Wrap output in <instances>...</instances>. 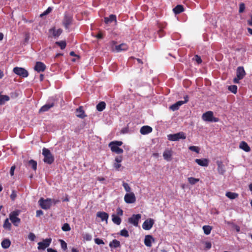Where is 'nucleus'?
Here are the masks:
<instances>
[{"instance_id":"63","label":"nucleus","mask_w":252,"mask_h":252,"mask_svg":"<svg viewBox=\"0 0 252 252\" xmlns=\"http://www.w3.org/2000/svg\"><path fill=\"white\" fill-rule=\"evenodd\" d=\"M121 164H120V163L117 162V163H114V166L116 169H118L121 167Z\"/></svg>"},{"instance_id":"9","label":"nucleus","mask_w":252,"mask_h":252,"mask_svg":"<svg viewBox=\"0 0 252 252\" xmlns=\"http://www.w3.org/2000/svg\"><path fill=\"white\" fill-rule=\"evenodd\" d=\"M125 201L127 203H133L135 200V196L133 192L126 193L124 197Z\"/></svg>"},{"instance_id":"12","label":"nucleus","mask_w":252,"mask_h":252,"mask_svg":"<svg viewBox=\"0 0 252 252\" xmlns=\"http://www.w3.org/2000/svg\"><path fill=\"white\" fill-rule=\"evenodd\" d=\"M96 217L100 218L101 221H106V222L107 223L109 215L107 213L104 212H98L96 213Z\"/></svg>"},{"instance_id":"35","label":"nucleus","mask_w":252,"mask_h":252,"mask_svg":"<svg viewBox=\"0 0 252 252\" xmlns=\"http://www.w3.org/2000/svg\"><path fill=\"white\" fill-rule=\"evenodd\" d=\"M204 232L205 234L208 235L210 233L212 230V227L209 225H204L203 227Z\"/></svg>"},{"instance_id":"11","label":"nucleus","mask_w":252,"mask_h":252,"mask_svg":"<svg viewBox=\"0 0 252 252\" xmlns=\"http://www.w3.org/2000/svg\"><path fill=\"white\" fill-rule=\"evenodd\" d=\"M49 34L54 37L59 36L62 32V30L58 29L56 30L55 28H52L49 30Z\"/></svg>"},{"instance_id":"7","label":"nucleus","mask_w":252,"mask_h":252,"mask_svg":"<svg viewBox=\"0 0 252 252\" xmlns=\"http://www.w3.org/2000/svg\"><path fill=\"white\" fill-rule=\"evenodd\" d=\"M141 218V215L140 214L133 215L131 217L128 219V221L130 223L137 226Z\"/></svg>"},{"instance_id":"4","label":"nucleus","mask_w":252,"mask_h":252,"mask_svg":"<svg viewBox=\"0 0 252 252\" xmlns=\"http://www.w3.org/2000/svg\"><path fill=\"white\" fill-rule=\"evenodd\" d=\"M38 203L43 209L48 210L52 205V200L51 198L44 199L41 198L38 201Z\"/></svg>"},{"instance_id":"30","label":"nucleus","mask_w":252,"mask_h":252,"mask_svg":"<svg viewBox=\"0 0 252 252\" xmlns=\"http://www.w3.org/2000/svg\"><path fill=\"white\" fill-rule=\"evenodd\" d=\"M109 246L111 248H117L120 246V242L119 241L114 239L109 243Z\"/></svg>"},{"instance_id":"38","label":"nucleus","mask_w":252,"mask_h":252,"mask_svg":"<svg viewBox=\"0 0 252 252\" xmlns=\"http://www.w3.org/2000/svg\"><path fill=\"white\" fill-rule=\"evenodd\" d=\"M228 90L234 94H236L237 91V87L236 85L229 86Z\"/></svg>"},{"instance_id":"49","label":"nucleus","mask_w":252,"mask_h":252,"mask_svg":"<svg viewBox=\"0 0 252 252\" xmlns=\"http://www.w3.org/2000/svg\"><path fill=\"white\" fill-rule=\"evenodd\" d=\"M17 196V194H16V191H15L14 190H13L12 191V193L10 195V198L12 200H14L16 198Z\"/></svg>"},{"instance_id":"46","label":"nucleus","mask_w":252,"mask_h":252,"mask_svg":"<svg viewBox=\"0 0 252 252\" xmlns=\"http://www.w3.org/2000/svg\"><path fill=\"white\" fill-rule=\"evenodd\" d=\"M189 149L192 151L196 152V153H199V148L194 146H190Z\"/></svg>"},{"instance_id":"26","label":"nucleus","mask_w":252,"mask_h":252,"mask_svg":"<svg viewBox=\"0 0 252 252\" xmlns=\"http://www.w3.org/2000/svg\"><path fill=\"white\" fill-rule=\"evenodd\" d=\"M76 115L77 117L80 118H84L85 117L84 111L82 109V107H80L79 108L76 109Z\"/></svg>"},{"instance_id":"25","label":"nucleus","mask_w":252,"mask_h":252,"mask_svg":"<svg viewBox=\"0 0 252 252\" xmlns=\"http://www.w3.org/2000/svg\"><path fill=\"white\" fill-rule=\"evenodd\" d=\"M184 102L182 101H179L170 106V109L172 111H175L179 108V107L183 105Z\"/></svg>"},{"instance_id":"10","label":"nucleus","mask_w":252,"mask_h":252,"mask_svg":"<svg viewBox=\"0 0 252 252\" xmlns=\"http://www.w3.org/2000/svg\"><path fill=\"white\" fill-rule=\"evenodd\" d=\"M154 223V220L152 219L146 220L142 225V227L145 230H150Z\"/></svg>"},{"instance_id":"45","label":"nucleus","mask_w":252,"mask_h":252,"mask_svg":"<svg viewBox=\"0 0 252 252\" xmlns=\"http://www.w3.org/2000/svg\"><path fill=\"white\" fill-rule=\"evenodd\" d=\"M61 242V245L62 249L63 251H65L67 249V244L63 240H60Z\"/></svg>"},{"instance_id":"22","label":"nucleus","mask_w":252,"mask_h":252,"mask_svg":"<svg viewBox=\"0 0 252 252\" xmlns=\"http://www.w3.org/2000/svg\"><path fill=\"white\" fill-rule=\"evenodd\" d=\"M113 21L117 22V17L115 15L111 14L109 17L104 18V22L107 24Z\"/></svg>"},{"instance_id":"13","label":"nucleus","mask_w":252,"mask_h":252,"mask_svg":"<svg viewBox=\"0 0 252 252\" xmlns=\"http://www.w3.org/2000/svg\"><path fill=\"white\" fill-rule=\"evenodd\" d=\"M72 21L71 17L65 15L63 20V24L65 29H68Z\"/></svg>"},{"instance_id":"44","label":"nucleus","mask_w":252,"mask_h":252,"mask_svg":"<svg viewBox=\"0 0 252 252\" xmlns=\"http://www.w3.org/2000/svg\"><path fill=\"white\" fill-rule=\"evenodd\" d=\"M123 186L126 192H130L131 189L127 183H123Z\"/></svg>"},{"instance_id":"17","label":"nucleus","mask_w":252,"mask_h":252,"mask_svg":"<svg viewBox=\"0 0 252 252\" xmlns=\"http://www.w3.org/2000/svg\"><path fill=\"white\" fill-rule=\"evenodd\" d=\"M46 66L45 64L40 62H37L34 69L38 72L43 71L45 69Z\"/></svg>"},{"instance_id":"27","label":"nucleus","mask_w":252,"mask_h":252,"mask_svg":"<svg viewBox=\"0 0 252 252\" xmlns=\"http://www.w3.org/2000/svg\"><path fill=\"white\" fill-rule=\"evenodd\" d=\"M184 10V7L182 5H177L175 8H173V11L176 14H178Z\"/></svg>"},{"instance_id":"47","label":"nucleus","mask_w":252,"mask_h":252,"mask_svg":"<svg viewBox=\"0 0 252 252\" xmlns=\"http://www.w3.org/2000/svg\"><path fill=\"white\" fill-rule=\"evenodd\" d=\"M164 28V27H159L160 29L158 31V35L160 37L163 36L164 35V32L163 30V29Z\"/></svg>"},{"instance_id":"2","label":"nucleus","mask_w":252,"mask_h":252,"mask_svg":"<svg viewBox=\"0 0 252 252\" xmlns=\"http://www.w3.org/2000/svg\"><path fill=\"white\" fill-rule=\"evenodd\" d=\"M168 139L170 141H176L180 139H185L186 136L183 132H180L175 134H170L167 135Z\"/></svg>"},{"instance_id":"43","label":"nucleus","mask_w":252,"mask_h":252,"mask_svg":"<svg viewBox=\"0 0 252 252\" xmlns=\"http://www.w3.org/2000/svg\"><path fill=\"white\" fill-rule=\"evenodd\" d=\"M62 229L64 231H69L70 230V227L69 225L67 223H64L63 225V226H62Z\"/></svg>"},{"instance_id":"19","label":"nucleus","mask_w":252,"mask_h":252,"mask_svg":"<svg viewBox=\"0 0 252 252\" xmlns=\"http://www.w3.org/2000/svg\"><path fill=\"white\" fill-rule=\"evenodd\" d=\"M195 162H196L198 165L202 166H207L209 164V160L206 158L203 159H196L195 160Z\"/></svg>"},{"instance_id":"24","label":"nucleus","mask_w":252,"mask_h":252,"mask_svg":"<svg viewBox=\"0 0 252 252\" xmlns=\"http://www.w3.org/2000/svg\"><path fill=\"white\" fill-rule=\"evenodd\" d=\"M54 105V103L46 104L40 108L39 112H42L47 111L49 109L53 107Z\"/></svg>"},{"instance_id":"62","label":"nucleus","mask_w":252,"mask_h":252,"mask_svg":"<svg viewBox=\"0 0 252 252\" xmlns=\"http://www.w3.org/2000/svg\"><path fill=\"white\" fill-rule=\"evenodd\" d=\"M52 200V204L53 203L54 204H57L60 202V200L55 199H51Z\"/></svg>"},{"instance_id":"40","label":"nucleus","mask_w":252,"mask_h":252,"mask_svg":"<svg viewBox=\"0 0 252 252\" xmlns=\"http://www.w3.org/2000/svg\"><path fill=\"white\" fill-rule=\"evenodd\" d=\"M83 239L86 241H91L92 239V236L89 233H85L83 235Z\"/></svg>"},{"instance_id":"21","label":"nucleus","mask_w":252,"mask_h":252,"mask_svg":"<svg viewBox=\"0 0 252 252\" xmlns=\"http://www.w3.org/2000/svg\"><path fill=\"white\" fill-rule=\"evenodd\" d=\"M172 153V152L171 150L168 149L166 150L163 154V157L167 161L171 160Z\"/></svg>"},{"instance_id":"18","label":"nucleus","mask_w":252,"mask_h":252,"mask_svg":"<svg viewBox=\"0 0 252 252\" xmlns=\"http://www.w3.org/2000/svg\"><path fill=\"white\" fill-rule=\"evenodd\" d=\"M246 75L243 67L239 66L237 69V76L239 79H243Z\"/></svg>"},{"instance_id":"51","label":"nucleus","mask_w":252,"mask_h":252,"mask_svg":"<svg viewBox=\"0 0 252 252\" xmlns=\"http://www.w3.org/2000/svg\"><path fill=\"white\" fill-rule=\"evenodd\" d=\"M125 50V48H112V52L115 53H118Z\"/></svg>"},{"instance_id":"61","label":"nucleus","mask_w":252,"mask_h":252,"mask_svg":"<svg viewBox=\"0 0 252 252\" xmlns=\"http://www.w3.org/2000/svg\"><path fill=\"white\" fill-rule=\"evenodd\" d=\"M205 248L209 250L211 248V244L210 242H206L205 243Z\"/></svg>"},{"instance_id":"23","label":"nucleus","mask_w":252,"mask_h":252,"mask_svg":"<svg viewBox=\"0 0 252 252\" xmlns=\"http://www.w3.org/2000/svg\"><path fill=\"white\" fill-rule=\"evenodd\" d=\"M239 148L247 152H250L251 150L250 147L248 146V144L244 141H242L240 143Z\"/></svg>"},{"instance_id":"55","label":"nucleus","mask_w":252,"mask_h":252,"mask_svg":"<svg viewBox=\"0 0 252 252\" xmlns=\"http://www.w3.org/2000/svg\"><path fill=\"white\" fill-rule=\"evenodd\" d=\"M117 216H123V210L120 208H117Z\"/></svg>"},{"instance_id":"52","label":"nucleus","mask_w":252,"mask_h":252,"mask_svg":"<svg viewBox=\"0 0 252 252\" xmlns=\"http://www.w3.org/2000/svg\"><path fill=\"white\" fill-rule=\"evenodd\" d=\"M193 59L195 60L198 63H200L202 62L200 57L197 55L195 56Z\"/></svg>"},{"instance_id":"1","label":"nucleus","mask_w":252,"mask_h":252,"mask_svg":"<svg viewBox=\"0 0 252 252\" xmlns=\"http://www.w3.org/2000/svg\"><path fill=\"white\" fill-rule=\"evenodd\" d=\"M42 155L44 156V158L43 161L44 162L49 164H51L54 160V158L51 152L48 149L44 148L42 149Z\"/></svg>"},{"instance_id":"57","label":"nucleus","mask_w":252,"mask_h":252,"mask_svg":"<svg viewBox=\"0 0 252 252\" xmlns=\"http://www.w3.org/2000/svg\"><path fill=\"white\" fill-rule=\"evenodd\" d=\"M43 215V212L41 210H38L36 211V216L37 217H39L41 215Z\"/></svg>"},{"instance_id":"3","label":"nucleus","mask_w":252,"mask_h":252,"mask_svg":"<svg viewBox=\"0 0 252 252\" xmlns=\"http://www.w3.org/2000/svg\"><path fill=\"white\" fill-rule=\"evenodd\" d=\"M20 211L16 210L12 212L9 214V219L13 224L15 226H18V224L20 222V219L17 217L19 215Z\"/></svg>"},{"instance_id":"64","label":"nucleus","mask_w":252,"mask_h":252,"mask_svg":"<svg viewBox=\"0 0 252 252\" xmlns=\"http://www.w3.org/2000/svg\"><path fill=\"white\" fill-rule=\"evenodd\" d=\"M248 24L249 25L252 26V15L251 16V19L248 20Z\"/></svg>"},{"instance_id":"48","label":"nucleus","mask_w":252,"mask_h":252,"mask_svg":"<svg viewBox=\"0 0 252 252\" xmlns=\"http://www.w3.org/2000/svg\"><path fill=\"white\" fill-rule=\"evenodd\" d=\"M58 45L60 46V47H65L66 44L65 41H61L59 42H56V43Z\"/></svg>"},{"instance_id":"6","label":"nucleus","mask_w":252,"mask_h":252,"mask_svg":"<svg viewBox=\"0 0 252 252\" xmlns=\"http://www.w3.org/2000/svg\"><path fill=\"white\" fill-rule=\"evenodd\" d=\"M13 72L17 75L22 77H27L28 76V72L24 68L16 67L13 68Z\"/></svg>"},{"instance_id":"14","label":"nucleus","mask_w":252,"mask_h":252,"mask_svg":"<svg viewBox=\"0 0 252 252\" xmlns=\"http://www.w3.org/2000/svg\"><path fill=\"white\" fill-rule=\"evenodd\" d=\"M152 242H154V239L151 235H147L145 236L144 244L147 247H151Z\"/></svg>"},{"instance_id":"32","label":"nucleus","mask_w":252,"mask_h":252,"mask_svg":"<svg viewBox=\"0 0 252 252\" xmlns=\"http://www.w3.org/2000/svg\"><path fill=\"white\" fill-rule=\"evenodd\" d=\"M106 106V104L104 102L101 101L99 102L97 105H96V109L98 111H103Z\"/></svg>"},{"instance_id":"8","label":"nucleus","mask_w":252,"mask_h":252,"mask_svg":"<svg viewBox=\"0 0 252 252\" xmlns=\"http://www.w3.org/2000/svg\"><path fill=\"white\" fill-rule=\"evenodd\" d=\"M51 242V239H46L44 240L42 242H40L38 243V249L39 250H44L46 248H47L50 244Z\"/></svg>"},{"instance_id":"41","label":"nucleus","mask_w":252,"mask_h":252,"mask_svg":"<svg viewBox=\"0 0 252 252\" xmlns=\"http://www.w3.org/2000/svg\"><path fill=\"white\" fill-rule=\"evenodd\" d=\"M245 9V4L241 2L239 4V12L240 13H243Z\"/></svg>"},{"instance_id":"60","label":"nucleus","mask_w":252,"mask_h":252,"mask_svg":"<svg viewBox=\"0 0 252 252\" xmlns=\"http://www.w3.org/2000/svg\"><path fill=\"white\" fill-rule=\"evenodd\" d=\"M15 169V166H12L11 167L10 174L11 176H13L14 175V170Z\"/></svg>"},{"instance_id":"53","label":"nucleus","mask_w":252,"mask_h":252,"mask_svg":"<svg viewBox=\"0 0 252 252\" xmlns=\"http://www.w3.org/2000/svg\"><path fill=\"white\" fill-rule=\"evenodd\" d=\"M111 143H113L114 145L116 147L120 146L123 144V142L122 141H112Z\"/></svg>"},{"instance_id":"20","label":"nucleus","mask_w":252,"mask_h":252,"mask_svg":"<svg viewBox=\"0 0 252 252\" xmlns=\"http://www.w3.org/2000/svg\"><path fill=\"white\" fill-rule=\"evenodd\" d=\"M217 164L218 165V170L219 174L223 175L225 172L224 166L222 164V162L220 161H217Z\"/></svg>"},{"instance_id":"29","label":"nucleus","mask_w":252,"mask_h":252,"mask_svg":"<svg viewBox=\"0 0 252 252\" xmlns=\"http://www.w3.org/2000/svg\"><path fill=\"white\" fill-rule=\"evenodd\" d=\"M112 221L113 222L117 224V225H119L121 224V219L120 217H119L118 216L115 215V214H113L112 215Z\"/></svg>"},{"instance_id":"36","label":"nucleus","mask_w":252,"mask_h":252,"mask_svg":"<svg viewBox=\"0 0 252 252\" xmlns=\"http://www.w3.org/2000/svg\"><path fill=\"white\" fill-rule=\"evenodd\" d=\"M11 224L9 222L8 219H6L4 222L3 227L5 229H7L8 230L10 229Z\"/></svg>"},{"instance_id":"54","label":"nucleus","mask_w":252,"mask_h":252,"mask_svg":"<svg viewBox=\"0 0 252 252\" xmlns=\"http://www.w3.org/2000/svg\"><path fill=\"white\" fill-rule=\"evenodd\" d=\"M29 239L31 241H34V239L35 238V235L32 233H30L29 235Z\"/></svg>"},{"instance_id":"31","label":"nucleus","mask_w":252,"mask_h":252,"mask_svg":"<svg viewBox=\"0 0 252 252\" xmlns=\"http://www.w3.org/2000/svg\"><path fill=\"white\" fill-rule=\"evenodd\" d=\"M9 100V97L6 95H0V105H3L5 102Z\"/></svg>"},{"instance_id":"56","label":"nucleus","mask_w":252,"mask_h":252,"mask_svg":"<svg viewBox=\"0 0 252 252\" xmlns=\"http://www.w3.org/2000/svg\"><path fill=\"white\" fill-rule=\"evenodd\" d=\"M122 156H117L115 158V161L117 163H120L122 161Z\"/></svg>"},{"instance_id":"5","label":"nucleus","mask_w":252,"mask_h":252,"mask_svg":"<svg viewBox=\"0 0 252 252\" xmlns=\"http://www.w3.org/2000/svg\"><path fill=\"white\" fill-rule=\"evenodd\" d=\"M202 119L205 121L215 122L218 121V119L213 117V113L212 111H207L202 116Z\"/></svg>"},{"instance_id":"59","label":"nucleus","mask_w":252,"mask_h":252,"mask_svg":"<svg viewBox=\"0 0 252 252\" xmlns=\"http://www.w3.org/2000/svg\"><path fill=\"white\" fill-rule=\"evenodd\" d=\"M112 43H113V46H115V47L120 48L122 46L124 45V44H119V45H117L116 44V42L115 41H112Z\"/></svg>"},{"instance_id":"39","label":"nucleus","mask_w":252,"mask_h":252,"mask_svg":"<svg viewBox=\"0 0 252 252\" xmlns=\"http://www.w3.org/2000/svg\"><path fill=\"white\" fill-rule=\"evenodd\" d=\"M52 10V8L49 7L44 12L40 14V17H43L50 13Z\"/></svg>"},{"instance_id":"34","label":"nucleus","mask_w":252,"mask_h":252,"mask_svg":"<svg viewBox=\"0 0 252 252\" xmlns=\"http://www.w3.org/2000/svg\"><path fill=\"white\" fill-rule=\"evenodd\" d=\"M28 164L29 166H31L33 170H35L36 169L37 162L35 160L31 159L29 161Z\"/></svg>"},{"instance_id":"42","label":"nucleus","mask_w":252,"mask_h":252,"mask_svg":"<svg viewBox=\"0 0 252 252\" xmlns=\"http://www.w3.org/2000/svg\"><path fill=\"white\" fill-rule=\"evenodd\" d=\"M120 234L121 236H124L126 237H128L129 236L128 231L125 229H124L121 231Z\"/></svg>"},{"instance_id":"50","label":"nucleus","mask_w":252,"mask_h":252,"mask_svg":"<svg viewBox=\"0 0 252 252\" xmlns=\"http://www.w3.org/2000/svg\"><path fill=\"white\" fill-rule=\"evenodd\" d=\"M94 242L97 245L104 244V243L103 241V240L99 238L94 239Z\"/></svg>"},{"instance_id":"37","label":"nucleus","mask_w":252,"mask_h":252,"mask_svg":"<svg viewBox=\"0 0 252 252\" xmlns=\"http://www.w3.org/2000/svg\"><path fill=\"white\" fill-rule=\"evenodd\" d=\"M188 181L190 184L194 185L199 181V179L193 177H189L188 178Z\"/></svg>"},{"instance_id":"16","label":"nucleus","mask_w":252,"mask_h":252,"mask_svg":"<svg viewBox=\"0 0 252 252\" xmlns=\"http://www.w3.org/2000/svg\"><path fill=\"white\" fill-rule=\"evenodd\" d=\"M152 131V128L148 126H143L140 130V133L143 135L147 134Z\"/></svg>"},{"instance_id":"28","label":"nucleus","mask_w":252,"mask_h":252,"mask_svg":"<svg viewBox=\"0 0 252 252\" xmlns=\"http://www.w3.org/2000/svg\"><path fill=\"white\" fill-rule=\"evenodd\" d=\"M1 247L3 249H8L10 245H11V242L8 239H4L2 242H1Z\"/></svg>"},{"instance_id":"15","label":"nucleus","mask_w":252,"mask_h":252,"mask_svg":"<svg viewBox=\"0 0 252 252\" xmlns=\"http://www.w3.org/2000/svg\"><path fill=\"white\" fill-rule=\"evenodd\" d=\"M109 147L110 148L112 152H115L118 154H122L123 153V150L119 148L118 146H115L113 143H110L109 144Z\"/></svg>"},{"instance_id":"33","label":"nucleus","mask_w":252,"mask_h":252,"mask_svg":"<svg viewBox=\"0 0 252 252\" xmlns=\"http://www.w3.org/2000/svg\"><path fill=\"white\" fill-rule=\"evenodd\" d=\"M225 195L228 198L231 199H235L238 196L237 193L231 192H227Z\"/></svg>"},{"instance_id":"58","label":"nucleus","mask_w":252,"mask_h":252,"mask_svg":"<svg viewBox=\"0 0 252 252\" xmlns=\"http://www.w3.org/2000/svg\"><path fill=\"white\" fill-rule=\"evenodd\" d=\"M103 37V33L101 32H99L96 35V37L98 39H102Z\"/></svg>"}]
</instances>
